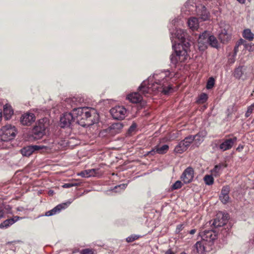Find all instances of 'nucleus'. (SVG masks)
I'll list each match as a JSON object with an SVG mask.
<instances>
[{"label": "nucleus", "instance_id": "obj_43", "mask_svg": "<svg viewBox=\"0 0 254 254\" xmlns=\"http://www.w3.org/2000/svg\"><path fill=\"white\" fill-rule=\"evenodd\" d=\"M184 229V224H181L177 225L176 229V233L179 234Z\"/></svg>", "mask_w": 254, "mask_h": 254}, {"label": "nucleus", "instance_id": "obj_48", "mask_svg": "<svg viewBox=\"0 0 254 254\" xmlns=\"http://www.w3.org/2000/svg\"><path fill=\"white\" fill-rule=\"evenodd\" d=\"M4 213L2 210L0 209V219L3 217Z\"/></svg>", "mask_w": 254, "mask_h": 254}, {"label": "nucleus", "instance_id": "obj_42", "mask_svg": "<svg viewBox=\"0 0 254 254\" xmlns=\"http://www.w3.org/2000/svg\"><path fill=\"white\" fill-rule=\"evenodd\" d=\"M139 236L136 235H132L129 237H128V242H132L139 238Z\"/></svg>", "mask_w": 254, "mask_h": 254}, {"label": "nucleus", "instance_id": "obj_38", "mask_svg": "<svg viewBox=\"0 0 254 254\" xmlns=\"http://www.w3.org/2000/svg\"><path fill=\"white\" fill-rule=\"evenodd\" d=\"M123 127L122 124H121L120 123H116V124H114L113 125H112L110 128H111V129H120L121 128H122Z\"/></svg>", "mask_w": 254, "mask_h": 254}, {"label": "nucleus", "instance_id": "obj_53", "mask_svg": "<svg viewBox=\"0 0 254 254\" xmlns=\"http://www.w3.org/2000/svg\"><path fill=\"white\" fill-rule=\"evenodd\" d=\"M181 254H187L185 252H183V253H181Z\"/></svg>", "mask_w": 254, "mask_h": 254}, {"label": "nucleus", "instance_id": "obj_17", "mask_svg": "<svg viewBox=\"0 0 254 254\" xmlns=\"http://www.w3.org/2000/svg\"><path fill=\"white\" fill-rule=\"evenodd\" d=\"M168 149L169 146L166 144L163 145L162 146H156L148 152V154L151 155H154L155 153L163 154L166 153Z\"/></svg>", "mask_w": 254, "mask_h": 254}, {"label": "nucleus", "instance_id": "obj_47", "mask_svg": "<svg viewBox=\"0 0 254 254\" xmlns=\"http://www.w3.org/2000/svg\"><path fill=\"white\" fill-rule=\"evenodd\" d=\"M196 232V229H192L190 231L189 233L191 235H193Z\"/></svg>", "mask_w": 254, "mask_h": 254}, {"label": "nucleus", "instance_id": "obj_35", "mask_svg": "<svg viewBox=\"0 0 254 254\" xmlns=\"http://www.w3.org/2000/svg\"><path fill=\"white\" fill-rule=\"evenodd\" d=\"M215 80L213 77H210L207 82L206 88L208 89H211L214 85Z\"/></svg>", "mask_w": 254, "mask_h": 254}, {"label": "nucleus", "instance_id": "obj_37", "mask_svg": "<svg viewBox=\"0 0 254 254\" xmlns=\"http://www.w3.org/2000/svg\"><path fill=\"white\" fill-rule=\"evenodd\" d=\"M182 186V183L181 181H176L172 186V189L177 190L181 188Z\"/></svg>", "mask_w": 254, "mask_h": 254}, {"label": "nucleus", "instance_id": "obj_9", "mask_svg": "<svg viewBox=\"0 0 254 254\" xmlns=\"http://www.w3.org/2000/svg\"><path fill=\"white\" fill-rule=\"evenodd\" d=\"M76 123L75 118L71 113H65L61 117L60 123L62 127H69Z\"/></svg>", "mask_w": 254, "mask_h": 254}, {"label": "nucleus", "instance_id": "obj_41", "mask_svg": "<svg viewBox=\"0 0 254 254\" xmlns=\"http://www.w3.org/2000/svg\"><path fill=\"white\" fill-rule=\"evenodd\" d=\"M77 186V184L76 183H68L64 184L63 187L64 188H69L72 187H74Z\"/></svg>", "mask_w": 254, "mask_h": 254}, {"label": "nucleus", "instance_id": "obj_29", "mask_svg": "<svg viewBox=\"0 0 254 254\" xmlns=\"http://www.w3.org/2000/svg\"><path fill=\"white\" fill-rule=\"evenodd\" d=\"M187 150L186 145H184V143L181 141L175 148L174 152L176 153L181 154Z\"/></svg>", "mask_w": 254, "mask_h": 254}, {"label": "nucleus", "instance_id": "obj_20", "mask_svg": "<svg viewBox=\"0 0 254 254\" xmlns=\"http://www.w3.org/2000/svg\"><path fill=\"white\" fill-rule=\"evenodd\" d=\"M227 222V218L222 215V214H218L217 217L214 219L212 225L215 227H221L224 225Z\"/></svg>", "mask_w": 254, "mask_h": 254}, {"label": "nucleus", "instance_id": "obj_33", "mask_svg": "<svg viewBox=\"0 0 254 254\" xmlns=\"http://www.w3.org/2000/svg\"><path fill=\"white\" fill-rule=\"evenodd\" d=\"M203 180L205 184L208 186L212 185L214 183V179L212 175H205Z\"/></svg>", "mask_w": 254, "mask_h": 254}, {"label": "nucleus", "instance_id": "obj_36", "mask_svg": "<svg viewBox=\"0 0 254 254\" xmlns=\"http://www.w3.org/2000/svg\"><path fill=\"white\" fill-rule=\"evenodd\" d=\"M253 111H254V103L248 108L247 111L245 114L246 117H249Z\"/></svg>", "mask_w": 254, "mask_h": 254}, {"label": "nucleus", "instance_id": "obj_10", "mask_svg": "<svg viewBox=\"0 0 254 254\" xmlns=\"http://www.w3.org/2000/svg\"><path fill=\"white\" fill-rule=\"evenodd\" d=\"M126 109L122 106H116L110 110V113L115 119L122 120L125 117Z\"/></svg>", "mask_w": 254, "mask_h": 254}, {"label": "nucleus", "instance_id": "obj_21", "mask_svg": "<svg viewBox=\"0 0 254 254\" xmlns=\"http://www.w3.org/2000/svg\"><path fill=\"white\" fill-rule=\"evenodd\" d=\"M218 38L222 43H226L230 40L231 35L225 29H223L219 34Z\"/></svg>", "mask_w": 254, "mask_h": 254}, {"label": "nucleus", "instance_id": "obj_25", "mask_svg": "<svg viewBox=\"0 0 254 254\" xmlns=\"http://www.w3.org/2000/svg\"><path fill=\"white\" fill-rule=\"evenodd\" d=\"M226 166L224 165L223 164L215 165L214 168L211 171L212 175L214 177L219 176L221 173L223 169Z\"/></svg>", "mask_w": 254, "mask_h": 254}, {"label": "nucleus", "instance_id": "obj_51", "mask_svg": "<svg viewBox=\"0 0 254 254\" xmlns=\"http://www.w3.org/2000/svg\"><path fill=\"white\" fill-rule=\"evenodd\" d=\"M176 19H174V20H173V21H172V24H175V23L176 22Z\"/></svg>", "mask_w": 254, "mask_h": 254}, {"label": "nucleus", "instance_id": "obj_11", "mask_svg": "<svg viewBox=\"0 0 254 254\" xmlns=\"http://www.w3.org/2000/svg\"><path fill=\"white\" fill-rule=\"evenodd\" d=\"M194 177V170L192 168L189 167L187 168L181 176V180L184 184H189L192 182Z\"/></svg>", "mask_w": 254, "mask_h": 254}, {"label": "nucleus", "instance_id": "obj_46", "mask_svg": "<svg viewBox=\"0 0 254 254\" xmlns=\"http://www.w3.org/2000/svg\"><path fill=\"white\" fill-rule=\"evenodd\" d=\"M4 208L5 210L7 211V213H10V210L11 209V207L9 205H6L4 206Z\"/></svg>", "mask_w": 254, "mask_h": 254}, {"label": "nucleus", "instance_id": "obj_24", "mask_svg": "<svg viewBox=\"0 0 254 254\" xmlns=\"http://www.w3.org/2000/svg\"><path fill=\"white\" fill-rule=\"evenodd\" d=\"M198 20L195 17H191L188 21V26L192 30H196L198 27Z\"/></svg>", "mask_w": 254, "mask_h": 254}, {"label": "nucleus", "instance_id": "obj_26", "mask_svg": "<svg viewBox=\"0 0 254 254\" xmlns=\"http://www.w3.org/2000/svg\"><path fill=\"white\" fill-rule=\"evenodd\" d=\"M72 202V201H68L65 203H63L61 204H60L55 207L52 210L54 211V213L55 214L59 213L62 209H64L67 207L70 203Z\"/></svg>", "mask_w": 254, "mask_h": 254}, {"label": "nucleus", "instance_id": "obj_22", "mask_svg": "<svg viewBox=\"0 0 254 254\" xmlns=\"http://www.w3.org/2000/svg\"><path fill=\"white\" fill-rule=\"evenodd\" d=\"M88 109L87 108H81V107H77V108L73 109L72 114H73L74 117L75 118L76 123L77 122V120H78L81 118L82 114L85 112V111H87Z\"/></svg>", "mask_w": 254, "mask_h": 254}, {"label": "nucleus", "instance_id": "obj_49", "mask_svg": "<svg viewBox=\"0 0 254 254\" xmlns=\"http://www.w3.org/2000/svg\"><path fill=\"white\" fill-rule=\"evenodd\" d=\"M165 254H173V252L171 250H168L165 252Z\"/></svg>", "mask_w": 254, "mask_h": 254}, {"label": "nucleus", "instance_id": "obj_54", "mask_svg": "<svg viewBox=\"0 0 254 254\" xmlns=\"http://www.w3.org/2000/svg\"><path fill=\"white\" fill-rule=\"evenodd\" d=\"M234 60L233 59V60H232L231 63H234Z\"/></svg>", "mask_w": 254, "mask_h": 254}, {"label": "nucleus", "instance_id": "obj_7", "mask_svg": "<svg viewBox=\"0 0 254 254\" xmlns=\"http://www.w3.org/2000/svg\"><path fill=\"white\" fill-rule=\"evenodd\" d=\"M199 236L208 244V246H211L217 238V234L212 230L201 231L199 233Z\"/></svg>", "mask_w": 254, "mask_h": 254}, {"label": "nucleus", "instance_id": "obj_18", "mask_svg": "<svg viewBox=\"0 0 254 254\" xmlns=\"http://www.w3.org/2000/svg\"><path fill=\"white\" fill-rule=\"evenodd\" d=\"M229 191L230 188L228 186L223 187L221 190L219 198L221 202L224 204H226L228 202L229 199Z\"/></svg>", "mask_w": 254, "mask_h": 254}, {"label": "nucleus", "instance_id": "obj_14", "mask_svg": "<svg viewBox=\"0 0 254 254\" xmlns=\"http://www.w3.org/2000/svg\"><path fill=\"white\" fill-rule=\"evenodd\" d=\"M84 102V99L79 96L68 98L66 99L65 102L71 108H77L80 104Z\"/></svg>", "mask_w": 254, "mask_h": 254}, {"label": "nucleus", "instance_id": "obj_31", "mask_svg": "<svg viewBox=\"0 0 254 254\" xmlns=\"http://www.w3.org/2000/svg\"><path fill=\"white\" fill-rule=\"evenodd\" d=\"M127 188V185L125 184H121L119 185L115 186L112 191L115 193H121L124 191Z\"/></svg>", "mask_w": 254, "mask_h": 254}, {"label": "nucleus", "instance_id": "obj_52", "mask_svg": "<svg viewBox=\"0 0 254 254\" xmlns=\"http://www.w3.org/2000/svg\"><path fill=\"white\" fill-rule=\"evenodd\" d=\"M203 20H205L207 18V16H206V17L202 18Z\"/></svg>", "mask_w": 254, "mask_h": 254}, {"label": "nucleus", "instance_id": "obj_2", "mask_svg": "<svg viewBox=\"0 0 254 254\" xmlns=\"http://www.w3.org/2000/svg\"><path fill=\"white\" fill-rule=\"evenodd\" d=\"M170 33L172 47L175 51V53L170 57L171 63L176 65L179 63L186 62L190 58L188 54L190 44L186 41L187 34L181 29H176L175 33L170 30Z\"/></svg>", "mask_w": 254, "mask_h": 254}, {"label": "nucleus", "instance_id": "obj_13", "mask_svg": "<svg viewBox=\"0 0 254 254\" xmlns=\"http://www.w3.org/2000/svg\"><path fill=\"white\" fill-rule=\"evenodd\" d=\"M237 137H233L224 139L219 145V149L222 151L230 149L237 141Z\"/></svg>", "mask_w": 254, "mask_h": 254}, {"label": "nucleus", "instance_id": "obj_50", "mask_svg": "<svg viewBox=\"0 0 254 254\" xmlns=\"http://www.w3.org/2000/svg\"><path fill=\"white\" fill-rule=\"evenodd\" d=\"M241 3H244L245 0H237Z\"/></svg>", "mask_w": 254, "mask_h": 254}, {"label": "nucleus", "instance_id": "obj_19", "mask_svg": "<svg viewBox=\"0 0 254 254\" xmlns=\"http://www.w3.org/2000/svg\"><path fill=\"white\" fill-rule=\"evenodd\" d=\"M207 135V132L205 130L200 131L196 135L192 136L194 138L193 141L196 146L199 145L204 140V137Z\"/></svg>", "mask_w": 254, "mask_h": 254}, {"label": "nucleus", "instance_id": "obj_44", "mask_svg": "<svg viewBox=\"0 0 254 254\" xmlns=\"http://www.w3.org/2000/svg\"><path fill=\"white\" fill-rule=\"evenodd\" d=\"M241 44V42H239L238 44L236 45V46L234 47V57L236 56L237 55L238 52V48L239 46Z\"/></svg>", "mask_w": 254, "mask_h": 254}, {"label": "nucleus", "instance_id": "obj_6", "mask_svg": "<svg viewBox=\"0 0 254 254\" xmlns=\"http://www.w3.org/2000/svg\"><path fill=\"white\" fill-rule=\"evenodd\" d=\"M198 43L202 44L204 48L206 44H209L214 48L218 47V41L216 37L213 35H209L207 31H205L201 35H200L198 39Z\"/></svg>", "mask_w": 254, "mask_h": 254}, {"label": "nucleus", "instance_id": "obj_30", "mask_svg": "<svg viewBox=\"0 0 254 254\" xmlns=\"http://www.w3.org/2000/svg\"><path fill=\"white\" fill-rule=\"evenodd\" d=\"M243 37L249 40L252 41L254 38V34L252 32L250 29H245L243 32Z\"/></svg>", "mask_w": 254, "mask_h": 254}, {"label": "nucleus", "instance_id": "obj_40", "mask_svg": "<svg viewBox=\"0 0 254 254\" xmlns=\"http://www.w3.org/2000/svg\"><path fill=\"white\" fill-rule=\"evenodd\" d=\"M136 128V125L135 123H133L129 128L128 129V134L131 133L135 131Z\"/></svg>", "mask_w": 254, "mask_h": 254}, {"label": "nucleus", "instance_id": "obj_23", "mask_svg": "<svg viewBox=\"0 0 254 254\" xmlns=\"http://www.w3.org/2000/svg\"><path fill=\"white\" fill-rule=\"evenodd\" d=\"M21 218L18 216H14L13 218L6 219L0 224V228H7Z\"/></svg>", "mask_w": 254, "mask_h": 254}, {"label": "nucleus", "instance_id": "obj_8", "mask_svg": "<svg viewBox=\"0 0 254 254\" xmlns=\"http://www.w3.org/2000/svg\"><path fill=\"white\" fill-rule=\"evenodd\" d=\"M53 145L45 146L41 145H29L26 146L21 149V153L23 156H29L35 151H37L42 149H51Z\"/></svg>", "mask_w": 254, "mask_h": 254}, {"label": "nucleus", "instance_id": "obj_32", "mask_svg": "<svg viewBox=\"0 0 254 254\" xmlns=\"http://www.w3.org/2000/svg\"><path fill=\"white\" fill-rule=\"evenodd\" d=\"M194 138L192 137V135H190L186 137L184 140L181 141L184 143V145H186V147L188 148L190 146V144L193 141Z\"/></svg>", "mask_w": 254, "mask_h": 254}, {"label": "nucleus", "instance_id": "obj_27", "mask_svg": "<svg viewBox=\"0 0 254 254\" xmlns=\"http://www.w3.org/2000/svg\"><path fill=\"white\" fill-rule=\"evenodd\" d=\"M13 111L10 106H4L3 108V116L6 120L11 118Z\"/></svg>", "mask_w": 254, "mask_h": 254}, {"label": "nucleus", "instance_id": "obj_45", "mask_svg": "<svg viewBox=\"0 0 254 254\" xmlns=\"http://www.w3.org/2000/svg\"><path fill=\"white\" fill-rule=\"evenodd\" d=\"M53 215H55V213H54V211L52 209L51 210L48 211L45 213V215L46 216H52Z\"/></svg>", "mask_w": 254, "mask_h": 254}, {"label": "nucleus", "instance_id": "obj_5", "mask_svg": "<svg viewBox=\"0 0 254 254\" xmlns=\"http://www.w3.org/2000/svg\"><path fill=\"white\" fill-rule=\"evenodd\" d=\"M16 133L15 127L10 125H6L0 129V141H8L13 139Z\"/></svg>", "mask_w": 254, "mask_h": 254}, {"label": "nucleus", "instance_id": "obj_15", "mask_svg": "<svg viewBox=\"0 0 254 254\" xmlns=\"http://www.w3.org/2000/svg\"><path fill=\"white\" fill-rule=\"evenodd\" d=\"M35 121V116L33 113H26L23 114L21 118L20 122L24 126H30Z\"/></svg>", "mask_w": 254, "mask_h": 254}, {"label": "nucleus", "instance_id": "obj_16", "mask_svg": "<svg viewBox=\"0 0 254 254\" xmlns=\"http://www.w3.org/2000/svg\"><path fill=\"white\" fill-rule=\"evenodd\" d=\"M208 244L204 242L202 239L201 241H198L194 246V249L196 250L198 254H204L206 251Z\"/></svg>", "mask_w": 254, "mask_h": 254}, {"label": "nucleus", "instance_id": "obj_4", "mask_svg": "<svg viewBox=\"0 0 254 254\" xmlns=\"http://www.w3.org/2000/svg\"><path fill=\"white\" fill-rule=\"evenodd\" d=\"M46 119H42L36 124L32 130V137L34 140L41 138L46 133L45 131L48 127V123Z\"/></svg>", "mask_w": 254, "mask_h": 254}, {"label": "nucleus", "instance_id": "obj_3", "mask_svg": "<svg viewBox=\"0 0 254 254\" xmlns=\"http://www.w3.org/2000/svg\"><path fill=\"white\" fill-rule=\"evenodd\" d=\"M99 117V115L94 110L88 109L82 114L81 118L77 120L76 123L83 127H89L97 123Z\"/></svg>", "mask_w": 254, "mask_h": 254}, {"label": "nucleus", "instance_id": "obj_12", "mask_svg": "<svg viewBox=\"0 0 254 254\" xmlns=\"http://www.w3.org/2000/svg\"><path fill=\"white\" fill-rule=\"evenodd\" d=\"M250 69L248 66L245 65L239 66L235 68L234 71V76L237 78H241L243 75L246 77L249 75L248 69Z\"/></svg>", "mask_w": 254, "mask_h": 254}, {"label": "nucleus", "instance_id": "obj_34", "mask_svg": "<svg viewBox=\"0 0 254 254\" xmlns=\"http://www.w3.org/2000/svg\"><path fill=\"white\" fill-rule=\"evenodd\" d=\"M208 99V96L206 93H202L198 97L197 102L199 104L204 103Z\"/></svg>", "mask_w": 254, "mask_h": 254}, {"label": "nucleus", "instance_id": "obj_39", "mask_svg": "<svg viewBox=\"0 0 254 254\" xmlns=\"http://www.w3.org/2000/svg\"><path fill=\"white\" fill-rule=\"evenodd\" d=\"M81 254H94V252L92 249H85L80 251Z\"/></svg>", "mask_w": 254, "mask_h": 254}, {"label": "nucleus", "instance_id": "obj_1", "mask_svg": "<svg viewBox=\"0 0 254 254\" xmlns=\"http://www.w3.org/2000/svg\"><path fill=\"white\" fill-rule=\"evenodd\" d=\"M172 75L169 70L155 73L150 76L147 80H144L138 88V92H135L128 95V100L133 103H137L142 100V96L148 97L151 94H155L161 92L164 94H168L173 92L171 85L168 83Z\"/></svg>", "mask_w": 254, "mask_h": 254}, {"label": "nucleus", "instance_id": "obj_28", "mask_svg": "<svg viewBox=\"0 0 254 254\" xmlns=\"http://www.w3.org/2000/svg\"><path fill=\"white\" fill-rule=\"evenodd\" d=\"M95 173V169L85 170L78 174V176L84 178H88L91 176H94Z\"/></svg>", "mask_w": 254, "mask_h": 254}]
</instances>
